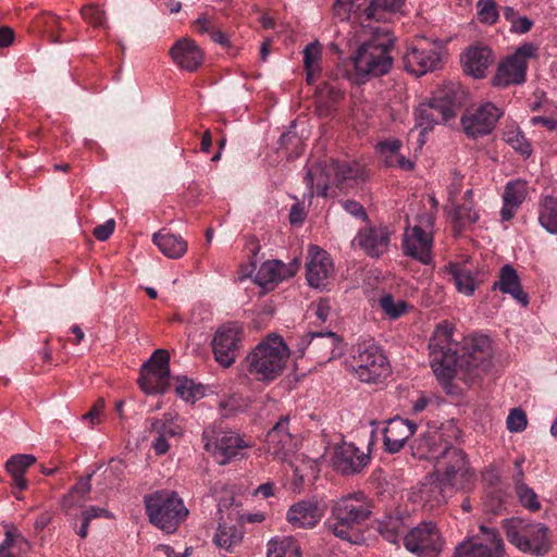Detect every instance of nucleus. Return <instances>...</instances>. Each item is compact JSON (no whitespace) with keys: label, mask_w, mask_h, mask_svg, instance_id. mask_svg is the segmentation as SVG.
Returning <instances> with one entry per match:
<instances>
[{"label":"nucleus","mask_w":557,"mask_h":557,"mask_svg":"<svg viewBox=\"0 0 557 557\" xmlns=\"http://www.w3.org/2000/svg\"><path fill=\"white\" fill-rule=\"evenodd\" d=\"M145 507L149 521L169 534L174 533L188 516V509L184 506L182 498L177 493L169 490L157 491L145 496Z\"/></svg>","instance_id":"nucleus-4"},{"label":"nucleus","mask_w":557,"mask_h":557,"mask_svg":"<svg viewBox=\"0 0 557 557\" xmlns=\"http://www.w3.org/2000/svg\"><path fill=\"white\" fill-rule=\"evenodd\" d=\"M115 222L113 219L106 221L103 224L97 225L94 228V236L101 242L107 240L114 232Z\"/></svg>","instance_id":"nucleus-56"},{"label":"nucleus","mask_w":557,"mask_h":557,"mask_svg":"<svg viewBox=\"0 0 557 557\" xmlns=\"http://www.w3.org/2000/svg\"><path fill=\"white\" fill-rule=\"evenodd\" d=\"M461 437V431L453 422L443 423L441 426H429L412 445V455L419 459L434 460L443 456L446 446H453Z\"/></svg>","instance_id":"nucleus-10"},{"label":"nucleus","mask_w":557,"mask_h":557,"mask_svg":"<svg viewBox=\"0 0 557 557\" xmlns=\"http://www.w3.org/2000/svg\"><path fill=\"white\" fill-rule=\"evenodd\" d=\"M331 171L333 185L339 189L352 187L360 181H364L367 172L364 166L358 162L334 161L331 160Z\"/></svg>","instance_id":"nucleus-30"},{"label":"nucleus","mask_w":557,"mask_h":557,"mask_svg":"<svg viewBox=\"0 0 557 557\" xmlns=\"http://www.w3.org/2000/svg\"><path fill=\"white\" fill-rule=\"evenodd\" d=\"M433 219L428 216L419 225L408 227L405 231L403 239L404 253L423 264H430L433 260Z\"/></svg>","instance_id":"nucleus-17"},{"label":"nucleus","mask_w":557,"mask_h":557,"mask_svg":"<svg viewBox=\"0 0 557 557\" xmlns=\"http://www.w3.org/2000/svg\"><path fill=\"white\" fill-rule=\"evenodd\" d=\"M392 235L388 226H367L358 232L354 243L369 257L379 258L388 251Z\"/></svg>","instance_id":"nucleus-24"},{"label":"nucleus","mask_w":557,"mask_h":557,"mask_svg":"<svg viewBox=\"0 0 557 557\" xmlns=\"http://www.w3.org/2000/svg\"><path fill=\"white\" fill-rule=\"evenodd\" d=\"M503 139L521 156L528 158L532 153V146L523 132L516 125L507 126L503 133Z\"/></svg>","instance_id":"nucleus-43"},{"label":"nucleus","mask_w":557,"mask_h":557,"mask_svg":"<svg viewBox=\"0 0 557 557\" xmlns=\"http://www.w3.org/2000/svg\"><path fill=\"white\" fill-rule=\"evenodd\" d=\"M82 17L95 27L104 25L106 12L101 10L97 4H88L81 9Z\"/></svg>","instance_id":"nucleus-51"},{"label":"nucleus","mask_w":557,"mask_h":557,"mask_svg":"<svg viewBox=\"0 0 557 557\" xmlns=\"http://www.w3.org/2000/svg\"><path fill=\"white\" fill-rule=\"evenodd\" d=\"M457 347L453 339V327L443 322L429 343L431 367L441 383L446 385L453 379L473 383L491 370L493 349L487 336L468 339L461 356H458Z\"/></svg>","instance_id":"nucleus-1"},{"label":"nucleus","mask_w":557,"mask_h":557,"mask_svg":"<svg viewBox=\"0 0 557 557\" xmlns=\"http://www.w3.org/2000/svg\"><path fill=\"white\" fill-rule=\"evenodd\" d=\"M449 487L442 485L441 481L426 480L421 483L418 494L424 506L434 508L445 503V493Z\"/></svg>","instance_id":"nucleus-39"},{"label":"nucleus","mask_w":557,"mask_h":557,"mask_svg":"<svg viewBox=\"0 0 557 557\" xmlns=\"http://www.w3.org/2000/svg\"><path fill=\"white\" fill-rule=\"evenodd\" d=\"M310 336L309 350L317 355L322 362L330 361L341 355V338L335 333H310Z\"/></svg>","instance_id":"nucleus-34"},{"label":"nucleus","mask_w":557,"mask_h":557,"mask_svg":"<svg viewBox=\"0 0 557 557\" xmlns=\"http://www.w3.org/2000/svg\"><path fill=\"white\" fill-rule=\"evenodd\" d=\"M435 471L442 485L449 490L469 491L476 482L475 471L467 454L454 445L446 446L443 456L435 462Z\"/></svg>","instance_id":"nucleus-6"},{"label":"nucleus","mask_w":557,"mask_h":557,"mask_svg":"<svg viewBox=\"0 0 557 557\" xmlns=\"http://www.w3.org/2000/svg\"><path fill=\"white\" fill-rule=\"evenodd\" d=\"M533 26V22L527 16H519L515 22L510 25V30L516 34H525Z\"/></svg>","instance_id":"nucleus-59"},{"label":"nucleus","mask_w":557,"mask_h":557,"mask_svg":"<svg viewBox=\"0 0 557 557\" xmlns=\"http://www.w3.org/2000/svg\"><path fill=\"white\" fill-rule=\"evenodd\" d=\"M520 504L530 511H537L541 509V503L536 493L528 485L520 486L515 490Z\"/></svg>","instance_id":"nucleus-48"},{"label":"nucleus","mask_w":557,"mask_h":557,"mask_svg":"<svg viewBox=\"0 0 557 557\" xmlns=\"http://www.w3.org/2000/svg\"><path fill=\"white\" fill-rule=\"evenodd\" d=\"M379 302L381 309L389 319H398L408 309L406 301L395 300L394 297L389 294L382 296Z\"/></svg>","instance_id":"nucleus-46"},{"label":"nucleus","mask_w":557,"mask_h":557,"mask_svg":"<svg viewBox=\"0 0 557 557\" xmlns=\"http://www.w3.org/2000/svg\"><path fill=\"white\" fill-rule=\"evenodd\" d=\"M503 111L492 102H485L473 110H468L461 117L465 133L472 138L488 135L503 116Z\"/></svg>","instance_id":"nucleus-18"},{"label":"nucleus","mask_w":557,"mask_h":557,"mask_svg":"<svg viewBox=\"0 0 557 557\" xmlns=\"http://www.w3.org/2000/svg\"><path fill=\"white\" fill-rule=\"evenodd\" d=\"M507 429L510 432H522L528 424L527 416L523 410L515 408L510 410L507 420Z\"/></svg>","instance_id":"nucleus-53"},{"label":"nucleus","mask_w":557,"mask_h":557,"mask_svg":"<svg viewBox=\"0 0 557 557\" xmlns=\"http://www.w3.org/2000/svg\"><path fill=\"white\" fill-rule=\"evenodd\" d=\"M351 9V3L345 0H335L333 4V12L336 17L344 21L348 17Z\"/></svg>","instance_id":"nucleus-62"},{"label":"nucleus","mask_w":557,"mask_h":557,"mask_svg":"<svg viewBox=\"0 0 557 557\" xmlns=\"http://www.w3.org/2000/svg\"><path fill=\"white\" fill-rule=\"evenodd\" d=\"M288 356L282 337L270 335L246 356V369L258 381H273L282 373Z\"/></svg>","instance_id":"nucleus-3"},{"label":"nucleus","mask_w":557,"mask_h":557,"mask_svg":"<svg viewBox=\"0 0 557 557\" xmlns=\"http://www.w3.org/2000/svg\"><path fill=\"white\" fill-rule=\"evenodd\" d=\"M333 467L344 475L361 472L370 462L369 454L360 450L352 443H342L335 447Z\"/></svg>","instance_id":"nucleus-23"},{"label":"nucleus","mask_w":557,"mask_h":557,"mask_svg":"<svg viewBox=\"0 0 557 557\" xmlns=\"http://www.w3.org/2000/svg\"><path fill=\"white\" fill-rule=\"evenodd\" d=\"M324 516V508L315 500H301L292 505L287 511V521L295 528L315 527Z\"/></svg>","instance_id":"nucleus-28"},{"label":"nucleus","mask_w":557,"mask_h":557,"mask_svg":"<svg viewBox=\"0 0 557 557\" xmlns=\"http://www.w3.org/2000/svg\"><path fill=\"white\" fill-rule=\"evenodd\" d=\"M405 547L418 557H437L444 540L433 522H421L404 537Z\"/></svg>","instance_id":"nucleus-15"},{"label":"nucleus","mask_w":557,"mask_h":557,"mask_svg":"<svg viewBox=\"0 0 557 557\" xmlns=\"http://www.w3.org/2000/svg\"><path fill=\"white\" fill-rule=\"evenodd\" d=\"M391 42L388 34L375 33L371 40L359 47L354 57L355 70L359 77L381 76L392 69Z\"/></svg>","instance_id":"nucleus-8"},{"label":"nucleus","mask_w":557,"mask_h":557,"mask_svg":"<svg viewBox=\"0 0 557 557\" xmlns=\"http://www.w3.org/2000/svg\"><path fill=\"white\" fill-rule=\"evenodd\" d=\"M90 481H91V474H89L88 476L84 478V479H81L76 484L75 486L72 488V493L73 494H78L81 495L82 497L85 496L86 494H88L91 490V485H90Z\"/></svg>","instance_id":"nucleus-63"},{"label":"nucleus","mask_w":557,"mask_h":557,"mask_svg":"<svg viewBox=\"0 0 557 557\" xmlns=\"http://www.w3.org/2000/svg\"><path fill=\"white\" fill-rule=\"evenodd\" d=\"M539 221L547 232L557 234V198L547 196L543 199Z\"/></svg>","instance_id":"nucleus-44"},{"label":"nucleus","mask_w":557,"mask_h":557,"mask_svg":"<svg viewBox=\"0 0 557 557\" xmlns=\"http://www.w3.org/2000/svg\"><path fill=\"white\" fill-rule=\"evenodd\" d=\"M36 462V457L29 454H17L11 456L5 462V470L11 475L12 486L20 491L28 487V481L25 479L26 471Z\"/></svg>","instance_id":"nucleus-36"},{"label":"nucleus","mask_w":557,"mask_h":557,"mask_svg":"<svg viewBox=\"0 0 557 557\" xmlns=\"http://www.w3.org/2000/svg\"><path fill=\"white\" fill-rule=\"evenodd\" d=\"M373 503L364 492L348 493L332 504V516L327 520L329 530L337 537L349 543H357L359 528L370 519Z\"/></svg>","instance_id":"nucleus-2"},{"label":"nucleus","mask_w":557,"mask_h":557,"mask_svg":"<svg viewBox=\"0 0 557 557\" xmlns=\"http://www.w3.org/2000/svg\"><path fill=\"white\" fill-rule=\"evenodd\" d=\"M454 231L457 235L479 220V213L474 210L473 202L457 206L454 210Z\"/></svg>","instance_id":"nucleus-45"},{"label":"nucleus","mask_w":557,"mask_h":557,"mask_svg":"<svg viewBox=\"0 0 557 557\" xmlns=\"http://www.w3.org/2000/svg\"><path fill=\"white\" fill-rule=\"evenodd\" d=\"M170 355L164 349L156 350L141 368L138 384L146 394H162L169 387Z\"/></svg>","instance_id":"nucleus-14"},{"label":"nucleus","mask_w":557,"mask_h":557,"mask_svg":"<svg viewBox=\"0 0 557 557\" xmlns=\"http://www.w3.org/2000/svg\"><path fill=\"white\" fill-rule=\"evenodd\" d=\"M453 557H504V542L494 528L480 525V533L460 543Z\"/></svg>","instance_id":"nucleus-13"},{"label":"nucleus","mask_w":557,"mask_h":557,"mask_svg":"<svg viewBox=\"0 0 557 557\" xmlns=\"http://www.w3.org/2000/svg\"><path fill=\"white\" fill-rule=\"evenodd\" d=\"M172 61L182 70L195 72L203 62V52L195 40L180 38L170 49Z\"/></svg>","instance_id":"nucleus-25"},{"label":"nucleus","mask_w":557,"mask_h":557,"mask_svg":"<svg viewBox=\"0 0 557 557\" xmlns=\"http://www.w3.org/2000/svg\"><path fill=\"white\" fill-rule=\"evenodd\" d=\"M300 268V260L295 258L288 264L280 260H270L261 264L256 273L255 281L263 288L294 276Z\"/></svg>","instance_id":"nucleus-26"},{"label":"nucleus","mask_w":557,"mask_h":557,"mask_svg":"<svg viewBox=\"0 0 557 557\" xmlns=\"http://www.w3.org/2000/svg\"><path fill=\"white\" fill-rule=\"evenodd\" d=\"M416 430L417 425L412 421L399 417L389 419L384 428L385 450L389 454L400 451Z\"/></svg>","instance_id":"nucleus-27"},{"label":"nucleus","mask_w":557,"mask_h":557,"mask_svg":"<svg viewBox=\"0 0 557 557\" xmlns=\"http://www.w3.org/2000/svg\"><path fill=\"white\" fill-rule=\"evenodd\" d=\"M403 522L398 518H389L380 524L381 535L389 543H397L401 531Z\"/></svg>","instance_id":"nucleus-50"},{"label":"nucleus","mask_w":557,"mask_h":557,"mask_svg":"<svg viewBox=\"0 0 557 557\" xmlns=\"http://www.w3.org/2000/svg\"><path fill=\"white\" fill-rule=\"evenodd\" d=\"M152 242L165 257L171 259L183 257L187 250V242L183 237L165 232L164 230L154 233Z\"/></svg>","instance_id":"nucleus-37"},{"label":"nucleus","mask_w":557,"mask_h":557,"mask_svg":"<svg viewBox=\"0 0 557 557\" xmlns=\"http://www.w3.org/2000/svg\"><path fill=\"white\" fill-rule=\"evenodd\" d=\"M195 26H196V29H197L198 33H200V34H208V35L215 27L212 18L209 15H207V14H203V15L199 16L195 21Z\"/></svg>","instance_id":"nucleus-61"},{"label":"nucleus","mask_w":557,"mask_h":557,"mask_svg":"<svg viewBox=\"0 0 557 557\" xmlns=\"http://www.w3.org/2000/svg\"><path fill=\"white\" fill-rule=\"evenodd\" d=\"M405 0H370L364 10L366 20L387 21L388 15L397 12L404 4Z\"/></svg>","instance_id":"nucleus-41"},{"label":"nucleus","mask_w":557,"mask_h":557,"mask_svg":"<svg viewBox=\"0 0 557 557\" xmlns=\"http://www.w3.org/2000/svg\"><path fill=\"white\" fill-rule=\"evenodd\" d=\"M151 431L164 438L176 436L182 433V429L178 424L164 420H153L151 422Z\"/></svg>","instance_id":"nucleus-52"},{"label":"nucleus","mask_w":557,"mask_h":557,"mask_svg":"<svg viewBox=\"0 0 557 557\" xmlns=\"http://www.w3.org/2000/svg\"><path fill=\"white\" fill-rule=\"evenodd\" d=\"M493 62V51L486 46H472L463 54L465 71L474 78L484 77Z\"/></svg>","instance_id":"nucleus-31"},{"label":"nucleus","mask_w":557,"mask_h":557,"mask_svg":"<svg viewBox=\"0 0 557 557\" xmlns=\"http://www.w3.org/2000/svg\"><path fill=\"white\" fill-rule=\"evenodd\" d=\"M530 123H531L533 126H536V125L544 126V127H546V128H547V129H549V131H555V129H557V120L549 119V117H544V116H533V117L530 120Z\"/></svg>","instance_id":"nucleus-64"},{"label":"nucleus","mask_w":557,"mask_h":557,"mask_svg":"<svg viewBox=\"0 0 557 557\" xmlns=\"http://www.w3.org/2000/svg\"><path fill=\"white\" fill-rule=\"evenodd\" d=\"M401 147L403 143L399 139L388 138L376 145V151L385 166L411 171L414 168V162L400 152Z\"/></svg>","instance_id":"nucleus-33"},{"label":"nucleus","mask_w":557,"mask_h":557,"mask_svg":"<svg viewBox=\"0 0 557 557\" xmlns=\"http://www.w3.org/2000/svg\"><path fill=\"white\" fill-rule=\"evenodd\" d=\"M476 8L480 22L492 25L498 20L499 14L494 0H479Z\"/></svg>","instance_id":"nucleus-47"},{"label":"nucleus","mask_w":557,"mask_h":557,"mask_svg":"<svg viewBox=\"0 0 557 557\" xmlns=\"http://www.w3.org/2000/svg\"><path fill=\"white\" fill-rule=\"evenodd\" d=\"M20 537L21 536L18 534H15L14 531L7 530L5 539L0 544V557H16L15 554L12 552V548L16 543L17 539Z\"/></svg>","instance_id":"nucleus-55"},{"label":"nucleus","mask_w":557,"mask_h":557,"mask_svg":"<svg viewBox=\"0 0 557 557\" xmlns=\"http://www.w3.org/2000/svg\"><path fill=\"white\" fill-rule=\"evenodd\" d=\"M493 289L510 295L522 307H528L529 305V295L523 290L516 269L510 264H505L500 268L498 280L494 282Z\"/></svg>","instance_id":"nucleus-29"},{"label":"nucleus","mask_w":557,"mask_h":557,"mask_svg":"<svg viewBox=\"0 0 557 557\" xmlns=\"http://www.w3.org/2000/svg\"><path fill=\"white\" fill-rule=\"evenodd\" d=\"M244 331L237 323L221 325L214 333L211 346L215 361L224 367H231L243 347Z\"/></svg>","instance_id":"nucleus-16"},{"label":"nucleus","mask_w":557,"mask_h":557,"mask_svg":"<svg viewBox=\"0 0 557 557\" xmlns=\"http://www.w3.org/2000/svg\"><path fill=\"white\" fill-rule=\"evenodd\" d=\"M322 59V47L318 41L310 42L304 49V66L308 84H313L320 76Z\"/></svg>","instance_id":"nucleus-38"},{"label":"nucleus","mask_w":557,"mask_h":557,"mask_svg":"<svg viewBox=\"0 0 557 557\" xmlns=\"http://www.w3.org/2000/svg\"><path fill=\"white\" fill-rule=\"evenodd\" d=\"M38 23L42 24L45 27V32L48 34L49 38L53 42H62L63 40L60 38L61 24L58 16L47 13L38 18Z\"/></svg>","instance_id":"nucleus-49"},{"label":"nucleus","mask_w":557,"mask_h":557,"mask_svg":"<svg viewBox=\"0 0 557 557\" xmlns=\"http://www.w3.org/2000/svg\"><path fill=\"white\" fill-rule=\"evenodd\" d=\"M267 557H301L300 545L292 536L274 537L267 544Z\"/></svg>","instance_id":"nucleus-40"},{"label":"nucleus","mask_w":557,"mask_h":557,"mask_svg":"<svg viewBox=\"0 0 557 557\" xmlns=\"http://www.w3.org/2000/svg\"><path fill=\"white\" fill-rule=\"evenodd\" d=\"M104 408L103 399H98L91 409L83 416L84 420H88L91 425L100 423V414Z\"/></svg>","instance_id":"nucleus-58"},{"label":"nucleus","mask_w":557,"mask_h":557,"mask_svg":"<svg viewBox=\"0 0 557 557\" xmlns=\"http://www.w3.org/2000/svg\"><path fill=\"white\" fill-rule=\"evenodd\" d=\"M460 104V95L456 86H447L438 90L429 102L419 104L414 116L416 126L421 129L420 135H425L438 123L455 119Z\"/></svg>","instance_id":"nucleus-5"},{"label":"nucleus","mask_w":557,"mask_h":557,"mask_svg":"<svg viewBox=\"0 0 557 557\" xmlns=\"http://www.w3.org/2000/svg\"><path fill=\"white\" fill-rule=\"evenodd\" d=\"M445 272L451 276L458 293L465 296H472L475 289L483 282L482 273L470 258L462 261L449 262Z\"/></svg>","instance_id":"nucleus-22"},{"label":"nucleus","mask_w":557,"mask_h":557,"mask_svg":"<svg viewBox=\"0 0 557 557\" xmlns=\"http://www.w3.org/2000/svg\"><path fill=\"white\" fill-rule=\"evenodd\" d=\"M528 195L527 182L515 180L507 183L503 195V208L500 216L503 221H509L513 218L517 209L521 206Z\"/></svg>","instance_id":"nucleus-35"},{"label":"nucleus","mask_w":557,"mask_h":557,"mask_svg":"<svg viewBox=\"0 0 557 557\" xmlns=\"http://www.w3.org/2000/svg\"><path fill=\"white\" fill-rule=\"evenodd\" d=\"M523 462H524L523 457L516 459L513 462L515 470H516L515 473L512 474V482H513L515 490L520 488V486L527 485L523 481V479H524V472L522 469Z\"/></svg>","instance_id":"nucleus-60"},{"label":"nucleus","mask_w":557,"mask_h":557,"mask_svg":"<svg viewBox=\"0 0 557 557\" xmlns=\"http://www.w3.org/2000/svg\"><path fill=\"white\" fill-rule=\"evenodd\" d=\"M267 450L274 458L285 460L297 450L299 440L289 429V416H283L268 432Z\"/></svg>","instance_id":"nucleus-19"},{"label":"nucleus","mask_w":557,"mask_h":557,"mask_svg":"<svg viewBox=\"0 0 557 557\" xmlns=\"http://www.w3.org/2000/svg\"><path fill=\"white\" fill-rule=\"evenodd\" d=\"M342 207L346 212L351 214L352 216L366 220L367 219V212L362 205H360L358 201L355 200H345L342 202Z\"/></svg>","instance_id":"nucleus-57"},{"label":"nucleus","mask_w":557,"mask_h":557,"mask_svg":"<svg viewBox=\"0 0 557 557\" xmlns=\"http://www.w3.org/2000/svg\"><path fill=\"white\" fill-rule=\"evenodd\" d=\"M539 57V46L533 42H525L516 51L503 60L493 77V84L497 87L520 85L525 82L528 62Z\"/></svg>","instance_id":"nucleus-11"},{"label":"nucleus","mask_w":557,"mask_h":557,"mask_svg":"<svg viewBox=\"0 0 557 557\" xmlns=\"http://www.w3.org/2000/svg\"><path fill=\"white\" fill-rule=\"evenodd\" d=\"M243 541V531L236 525L219 524L213 537L214 544L222 549L232 552Z\"/></svg>","instance_id":"nucleus-42"},{"label":"nucleus","mask_w":557,"mask_h":557,"mask_svg":"<svg viewBox=\"0 0 557 557\" xmlns=\"http://www.w3.org/2000/svg\"><path fill=\"white\" fill-rule=\"evenodd\" d=\"M175 392L182 399L186 401L193 400L196 397L194 383L186 377L178 380Z\"/></svg>","instance_id":"nucleus-54"},{"label":"nucleus","mask_w":557,"mask_h":557,"mask_svg":"<svg viewBox=\"0 0 557 557\" xmlns=\"http://www.w3.org/2000/svg\"><path fill=\"white\" fill-rule=\"evenodd\" d=\"M332 181L331 161L309 165L305 176L310 197H313V195L325 197L330 185L333 184Z\"/></svg>","instance_id":"nucleus-32"},{"label":"nucleus","mask_w":557,"mask_h":557,"mask_svg":"<svg viewBox=\"0 0 557 557\" xmlns=\"http://www.w3.org/2000/svg\"><path fill=\"white\" fill-rule=\"evenodd\" d=\"M506 537L519 550L542 556L549 550L548 529L541 522L510 518L503 521Z\"/></svg>","instance_id":"nucleus-7"},{"label":"nucleus","mask_w":557,"mask_h":557,"mask_svg":"<svg viewBox=\"0 0 557 557\" xmlns=\"http://www.w3.org/2000/svg\"><path fill=\"white\" fill-rule=\"evenodd\" d=\"M441 58L435 48L419 40L404 54V66L409 73L421 76L437 69Z\"/></svg>","instance_id":"nucleus-21"},{"label":"nucleus","mask_w":557,"mask_h":557,"mask_svg":"<svg viewBox=\"0 0 557 557\" xmlns=\"http://www.w3.org/2000/svg\"><path fill=\"white\" fill-rule=\"evenodd\" d=\"M350 366L354 374L364 383H377L391 374L387 357L373 343L356 345Z\"/></svg>","instance_id":"nucleus-9"},{"label":"nucleus","mask_w":557,"mask_h":557,"mask_svg":"<svg viewBox=\"0 0 557 557\" xmlns=\"http://www.w3.org/2000/svg\"><path fill=\"white\" fill-rule=\"evenodd\" d=\"M203 447L211 453L220 465L242 456L248 444L234 431L220 428H208L202 434Z\"/></svg>","instance_id":"nucleus-12"},{"label":"nucleus","mask_w":557,"mask_h":557,"mask_svg":"<svg viewBox=\"0 0 557 557\" xmlns=\"http://www.w3.org/2000/svg\"><path fill=\"white\" fill-rule=\"evenodd\" d=\"M334 264L330 255L319 246L310 245L306 263V277L313 288H325L333 278Z\"/></svg>","instance_id":"nucleus-20"}]
</instances>
